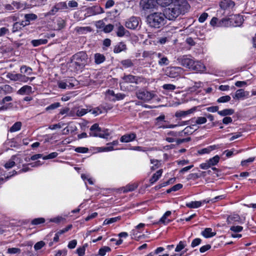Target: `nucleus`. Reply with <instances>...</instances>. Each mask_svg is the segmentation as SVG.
I'll list each match as a JSON object with an SVG mask.
<instances>
[{
    "mask_svg": "<svg viewBox=\"0 0 256 256\" xmlns=\"http://www.w3.org/2000/svg\"><path fill=\"white\" fill-rule=\"evenodd\" d=\"M190 5L185 0H174L169 7L165 9L167 19L174 20L181 14H184L189 8Z\"/></svg>",
    "mask_w": 256,
    "mask_h": 256,
    "instance_id": "obj_1",
    "label": "nucleus"
},
{
    "mask_svg": "<svg viewBox=\"0 0 256 256\" xmlns=\"http://www.w3.org/2000/svg\"><path fill=\"white\" fill-rule=\"evenodd\" d=\"M178 63L192 70L203 72L206 70L204 65L200 61L195 60L190 56L184 55L177 58Z\"/></svg>",
    "mask_w": 256,
    "mask_h": 256,
    "instance_id": "obj_2",
    "label": "nucleus"
},
{
    "mask_svg": "<svg viewBox=\"0 0 256 256\" xmlns=\"http://www.w3.org/2000/svg\"><path fill=\"white\" fill-rule=\"evenodd\" d=\"M166 18L164 13L154 12L148 16L147 20L151 27L160 28L166 23Z\"/></svg>",
    "mask_w": 256,
    "mask_h": 256,
    "instance_id": "obj_3",
    "label": "nucleus"
},
{
    "mask_svg": "<svg viewBox=\"0 0 256 256\" xmlns=\"http://www.w3.org/2000/svg\"><path fill=\"white\" fill-rule=\"evenodd\" d=\"M244 22V18L242 15L235 14L231 16L230 18H223L220 21L218 26H240Z\"/></svg>",
    "mask_w": 256,
    "mask_h": 256,
    "instance_id": "obj_4",
    "label": "nucleus"
},
{
    "mask_svg": "<svg viewBox=\"0 0 256 256\" xmlns=\"http://www.w3.org/2000/svg\"><path fill=\"white\" fill-rule=\"evenodd\" d=\"M88 55L84 52H80L72 56V64L76 66V70L82 68L88 64Z\"/></svg>",
    "mask_w": 256,
    "mask_h": 256,
    "instance_id": "obj_5",
    "label": "nucleus"
},
{
    "mask_svg": "<svg viewBox=\"0 0 256 256\" xmlns=\"http://www.w3.org/2000/svg\"><path fill=\"white\" fill-rule=\"evenodd\" d=\"M4 9L10 12H14L18 10H23L27 8L26 4L25 2L20 0H12L10 4L4 5Z\"/></svg>",
    "mask_w": 256,
    "mask_h": 256,
    "instance_id": "obj_6",
    "label": "nucleus"
},
{
    "mask_svg": "<svg viewBox=\"0 0 256 256\" xmlns=\"http://www.w3.org/2000/svg\"><path fill=\"white\" fill-rule=\"evenodd\" d=\"M184 72L183 68L179 66H169L165 70L166 74L171 78L179 76Z\"/></svg>",
    "mask_w": 256,
    "mask_h": 256,
    "instance_id": "obj_7",
    "label": "nucleus"
},
{
    "mask_svg": "<svg viewBox=\"0 0 256 256\" xmlns=\"http://www.w3.org/2000/svg\"><path fill=\"white\" fill-rule=\"evenodd\" d=\"M136 94L138 99L146 102L150 100L154 96V93L142 90L137 92Z\"/></svg>",
    "mask_w": 256,
    "mask_h": 256,
    "instance_id": "obj_8",
    "label": "nucleus"
},
{
    "mask_svg": "<svg viewBox=\"0 0 256 256\" xmlns=\"http://www.w3.org/2000/svg\"><path fill=\"white\" fill-rule=\"evenodd\" d=\"M140 19L136 16H132L126 20L125 26L129 29L136 30L139 26Z\"/></svg>",
    "mask_w": 256,
    "mask_h": 256,
    "instance_id": "obj_9",
    "label": "nucleus"
},
{
    "mask_svg": "<svg viewBox=\"0 0 256 256\" xmlns=\"http://www.w3.org/2000/svg\"><path fill=\"white\" fill-rule=\"evenodd\" d=\"M6 78L10 79L14 82H23L24 75L22 74H15L14 72H8L6 76Z\"/></svg>",
    "mask_w": 256,
    "mask_h": 256,
    "instance_id": "obj_10",
    "label": "nucleus"
},
{
    "mask_svg": "<svg viewBox=\"0 0 256 256\" xmlns=\"http://www.w3.org/2000/svg\"><path fill=\"white\" fill-rule=\"evenodd\" d=\"M172 214V212L170 210L166 211L159 220L157 222L158 224H163L164 225H167L172 222V220L170 218Z\"/></svg>",
    "mask_w": 256,
    "mask_h": 256,
    "instance_id": "obj_11",
    "label": "nucleus"
},
{
    "mask_svg": "<svg viewBox=\"0 0 256 256\" xmlns=\"http://www.w3.org/2000/svg\"><path fill=\"white\" fill-rule=\"evenodd\" d=\"M103 12L102 8L98 6H91L87 8L86 13L88 16H94Z\"/></svg>",
    "mask_w": 256,
    "mask_h": 256,
    "instance_id": "obj_12",
    "label": "nucleus"
},
{
    "mask_svg": "<svg viewBox=\"0 0 256 256\" xmlns=\"http://www.w3.org/2000/svg\"><path fill=\"white\" fill-rule=\"evenodd\" d=\"M196 110V108H192L187 110H178L175 113V116L178 118H184L192 114Z\"/></svg>",
    "mask_w": 256,
    "mask_h": 256,
    "instance_id": "obj_13",
    "label": "nucleus"
},
{
    "mask_svg": "<svg viewBox=\"0 0 256 256\" xmlns=\"http://www.w3.org/2000/svg\"><path fill=\"white\" fill-rule=\"evenodd\" d=\"M136 134L134 132L126 134L120 138L121 142H129L134 141L136 138Z\"/></svg>",
    "mask_w": 256,
    "mask_h": 256,
    "instance_id": "obj_14",
    "label": "nucleus"
},
{
    "mask_svg": "<svg viewBox=\"0 0 256 256\" xmlns=\"http://www.w3.org/2000/svg\"><path fill=\"white\" fill-rule=\"evenodd\" d=\"M140 4L144 10H149L154 7L156 2L154 0H142Z\"/></svg>",
    "mask_w": 256,
    "mask_h": 256,
    "instance_id": "obj_15",
    "label": "nucleus"
},
{
    "mask_svg": "<svg viewBox=\"0 0 256 256\" xmlns=\"http://www.w3.org/2000/svg\"><path fill=\"white\" fill-rule=\"evenodd\" d=\"M116 34L118 36L122 37L124 36H128L129 34L128 32L120 24H116Z\"/></svg>",
    "mask_w": 256,
    "mask_h": 256,
    "instance_id": "obj_16",
    "label": "nucleus"
},
{
    "mask_svg": "<svg viewBox=\"0 0 256 256\" xmlns=\"http://www.w3.org/2000/svg\"><path fill=\"white\" fill-rule=\"evenodd\" d=\"M123 80L126 82L138 84L140 82V78L131 74L124 76Z\"/></svg>",
    "mask_w": 256,
    "mask_h": 256,
    "instance_id": "obj_17",
    "label": "nucleus"
},
{
    "mask_svg": "<svg viewBox=\"0 0 256 256\" xmlns=\"http://www.w3.org/2000/svg\"><path fill=\"white\" fill-rule=\"evenodd\" d=\"M12 100V96H6L2 98V100H0V102L2 106H6V108L4 110V111L10 108L12 106V104L11 102H8Z\"/></svg>",
    "mask_w": 256,
    "mask_h": 256,
    "instance_id": "obj_18",
    "label": "nucleus"
},
{
    "mask_svg": "<svg viewBox=\"0 0 256 256\" xmlns=\"http://www.w3.org/2000/svg\"><path fill=\"white\" fill-rule=\"evenodd\" d=\"M18 160H19L18 162L20 163V158L18 156H13L10 160L5 164L4 166L6 169L10 168L14 166L16 162H18Z\"/></svg>",
    "mask_w": 256,
    "mask_h": 256,
    "instance_id": "obj_19",
    "label": "nucleus"
},
{
    "mask_svg": "<svg viewBox=\"0 0 256 256\" xmlns=\"http://www.w3.org/2000/svg\"><path fill=\"white\" fill-rule=\"evenodd\" d=\"M17 92L20 95L30 94L32 92V87L30 86L25 85L20 88Z\"/></svg>",
    "mask_w": 256,
    "mask_h": 256,
    "instance_id": "obj_20",
    "label": "nucleus"
},
{
    "mask_svg": "<svg viewBox=\"0 0 256 256\" xmlns=\"http://www.w3.org/2000/svg\"><path fill=\"white\" fill-rule=\"evenodd\" d=\"M249 92L246 91H244L243 89H239L237 90L235 93L234 98L241 99L248 96Z\"/></svg>",
    "mask_w": 256,
    "mask_h": 256,
    "instance_id": "obj_21",
    "label": "nucleus"
},
{
    "mask_svg": "<svg viewBox=\"0 0 256 256\" xmlns=\"http://www.w3.org/2000/svg\"><path fill=\"white\" fill-rule=\"evenodd\" d=\"M138 186L136 183H132L127 184L126 186L121 188V190L124 193L132 192L135 190Z\"/></svg>",
    "mask_w": 256,
    "mask_h": 256,
    "instance_id": "obj_22",
    "label": "nucleus"
},
{
    "mask_svg": "<svg viewBox=\"0 0 256 256\" xmlns=\"http://www.w3.org/2000/svg\"><path fill=\"white\" fill-rule=\"evenodd\" d=\"M142 232V230H139L134 228L130 232V235L132 239L139 240L142 236L140 235V233Z\"/></svg>",
    "mask_w": 256,
    "mask_h": 256,
    "instance_id": "obj_23",
    "label": "nucleus"
},
{
    "mask_svg": "<svg viewBox=\"0 0 256 256\" xmlns=\"http://www.w3.org/2000/svg\"><path fill=\"white\" fill-rule=\"evenodd\" d=\"M110 135V132L108 129L102 130H100L96 134H92V136L100 137L104 138H108Z\"/></svg>",
    "mask_w": 256,
    "mask_h": 256,
    "instance_id": "obj_24",
    "label": "nucleus"
},
{
    "mask_svg": "<svg viewBox=\"0 0 256 256\" xmlns=\"http://www.w3.org/2000/svg\"><path fill=\"white\" fill-rule=\"evenodd\" d=\"M38 16L34 14H28L24 15L25 20L23 21L24 25L28 26L30 24L31 21L36 20Z\"/></svg>",
    "mask_w": 256,
    "mask_h": 256,
    "instance_id": "obj_25",
    "label": "nucleus"
},
{
    "mask_svg": "<svg viewBox=\"0 0 256 256\" xmlns=\"http://www.w3.org/2000/svg\"><path fill=\"white\" fill-rule=\"evenodd\" d=\"M126 50V44L123 42L118 43L114 48V52L116 54L120 53Z\"/></svg>",
    "mask_w": 256,
    "mask_h": 256,
    "instance_id": "obj_26",
    "label": "nucleus"
},
{
    "mask_svg": "<svg viewBox=\"0 0 256 256\" xmlns=\"http://www.w3.org/2000/svg\"><path fill=\"white\" fill-rule=\"evenodd\" d=\"M76 130V127L73 124H70L66 127L62 132V134H68L72 133Z\"/></svg>",
    "mask_w": 256,
    "mask_h": 256,
    "instance_id": "obj_27",
    "label": "nucleus"
},
{
    "mask_svg": "<svg viewBox=\"0 0 256 256\" xmlns=\"http://www.w3.org/2000/svg\"><path fill=\"white\" fill-rule=\"evenodd\" d=\"M156 55L158 58H160V60L158 61V64L160 66H166V65L168 64L169 60L166 57V56L161 57L162 54L160 53L156 54Z\"/></svg>",
    "mask_w": 256,
    "mask_h": 256,
    "instance_id": "obj_28",
    "label": "nucleus"
},
{
    "mask_svg": "<svg viewBox=\"0 0 256 256\" xmlns=\"http://www.w3.org/2000/svg\"><path fill=\"white\" fill-rule=\"evenodd\" d=\"M162 170H159L156 173H154L152 177L150 180V182L152 184L156 182L162 176Z\"/></svg>",
    "mask_w": 256,
    "mask_h": 256,
    "instance_id": "obj_29",
    "label": "nucleus"
},
{
    "mask_svg": "<svg viewBox=\"0 0 256 256\" xmlns=\"http://www.w3.org/2000/svg\"><path fill=\"white\" fill-rule=\"evenodd\" d=\"M201 234L206 238H212L216 234V232H212L211 228H206Z\"/></svg>",
    "mask_w": 256,
    "mask_h": 256,
    "instance_id": "obj_30",
    "label": "nucleus"
},
{
    "mask_svg": "<svg viewBox=\"0 0 256 256\" xmlns=\"http://www.w3.org/2000/svg\"><path fill=\"white\" fill-rule=\"evenodd\" d=\"M76 31L79 34H85L92 31L90 26H78L75 28Z\"/></svg>",
    "mask_w": 256,
    "mask_h": 256,
    "instance_id": "obj_31",
    "label": "nucleus"
},
{
    "mask_svg": "<svg viewBox=\"0 0 256 256\" xmlns=\"http://www.w3.org/2000/svg\"><path fill=\"white\" fill-rule=\"evenodd\" d=\"M202 205V202L200 201H192L186 204V206L190 208H197L200 207Z\"/></svg>",
    "mask_w": 256,
    "mask_h": 256,
    "instance_id": "obj_32",
    "label": "nucleus"
},
{
    "mask_svg": "<svg viewBox=\"0 0 256 256\" xmlns=\"http://www.w3.org/2000/svg\"><path fill=\"white\" fill-rule=\"evenodd\" d=\"M95 152H108L114 150V149L112 146L96 147L94 148Z\"/></svg>",
    "mask_w": 256,
    "mask_h": 256,
    "instance_id": "obj_33",
    "label": "nucleus"
},
{
    "mask_svg": "<svg viewBox=\"0 0 256 256\" xmlns=\"http://www.w3.org/2000/svg\"><path fill=\"white\" fill-rule=\"evenodd\" d=\"M165 116L164 115H160L156 119V125L160 128H164V124H162V122H165Z\"/></svg>",
    "mask_w": 256,
    "mask_h": 256,
    "instance_id": "obj_34",
    "label": "nucleus"
},
{
    "mask_svg": "<svg viewBox=\"0 0 256 256\" xmlns=\"http://www.w3.org/2000/svg\"><path fill=\"white\" fill-rule=\"evenodd\" d=\"M106 60L105 56L100 54L96 53L94 54V62L99 64L103 62Z\"/></svg>",
    "mask_w": 256,
    "mask_h": 256,
    "instance_id": "obj_35",
    "label": "nucleus"
},
{
    "mask_svg": "<svg viewBox=\"0 0 256 256\" xmlns=\"http://www.w3.org/2000/svg\"><path fill=\"white\" fill-rule=\"evenodd\" d=\"M20 72L21 74H26L28 76H30L32 74V70L31 68L24 65L20 67Z\"/></svg>",
    "mask_w": 256,
    "mask_h": 256,
    "instance_id": "obj_36",
    "label": "nucleus"
},
{
    "mask_svg": "<svg viewBox=\"0 0 256 256\" xmlns=\"http://www.w3.org/2000/svg\"><path fill=\"white\" fill-rule=\"evenodd\" d=\"M48 40L46 39L34 40L31 42V43L34 46H38L42 44H46Z\"/></svg>",
    "mask_w": 256,
    "mask_h": 256,
    "instance_id": "obj_37",
    "label": "nucleus"
},
{
    "mask_svg": "<svg viewBox=\"0 0 256 256\" xmlns=\"http://www.w3.org/2000/svg\"><path fill=\"white\" fill-rule=\"evenodd\" d=\"M24 26H26V25H24V22H15L12 26V32H16L21 30L22 28Z\"/></svg>",
    "mask_w": 256,
    "mask_h": 256,
    "instance_id": "obj_38",
    "label": "nucleus"
},
{
    "mask_svg": "<svg viewBox=\"0 0 256 256\" xmlns=\"http://www.w3.org/2000/svg\"><path fill=\"white\" fill-rule=\"evenodd\" d=\"M22 124L20 122H15L10 128V132H16L20 130Z\"/></svg>",
    "mask_w": 256,
    "mask_h": 256,
    "instance_id": "obj_39",
    "label": "nucleus"
},
{
    "mask_svg": "<svg viewBox=\"0 0 256 256\" xmlns=\"http://www.w3.org/2000/svg\"><path fill=\"white\" fill-rule=\"evenodd\" d=\"M234 110L231 108L224 109L218 112V114L221 116H226L232 115L234 113Z\"/></svg>",
    "mask_w": 256,
    "mask_h": 256,
    "instance_id": "obj_40",
    "label": "nucleus"
},
{
    "mask_svg": "<svg viewBox=\"0 0 256 256\" xmlns=\"http://www.w3.org/2000/svg\"><path fill=\"white\" fill-rule=\"evenodd\" d=\"M66 83L68 84L67 86H68V88H70L74 86L78 83L76 80L74 78H70L68 79L64 80Z\"/></svg>",
    "mask_w": 256,
    "mask_h": 256,
    "instance_id": "obj_41",
    "label": "nucleus"
},
{
    "mask_svg": "<svg viewBox=\"0 0 256 256\" xmlns=\"http://www.w3.org/2000/svg\"><path fill=\"white\" fill-rule=\"evenodd\" d=\"M120 64L125 68L132 67L134 66L132 61L130 59H126L121 61Z\"/></svg>",
    "mask_w": 256,
    "mask_h": 256,
    "instance_id": "obj_42",
    "label": "nucleus"
},
{
    "mask_svg": "<svg viewBox=\"0 0 256 256\" xmlns=\"http://www.w3.org/2000/svg\"><path fill=\"white\" fill-rule=\"evenodd\" d=\"M81 178L84 182L85 184H86L88 182L90 184H93L94 182L92 178L90 176V175L87 174H82Z\"/></svg>",
    "mask_w": 256,
    "mask_h": 256,
    "instance_id": "obj_43",
    "label": "nucleus"
},
{
    "mask_svg": "<svg viewBox=\"0 0 256 256\" xmlns=\"http://www.w3.org/2000/svg\"><path fill=\"white\" fill-rule=\"evenodd\" d=\"M120 219V217L116 216L114 218H110L106 219L103 223V225L110 224L114 222H116Z\"/></svg>",
    "mask_w": 256,
    "mask_h": 256,
    "instance_id": "obj_44",
    "label": "nucleus"
},
{
    "mask_svg": "<svg viewBox=\"0 0 256 256\" xmlns=\"http://www.w3.org/2000/svg\"><path fill=\"white\" fill-rule=\"evenodd\" d=\"M220 159V156L218 155H216L213 158L209 159L208 161L210 166H212L216 165L219 162Z\"/></svg>",
    "mask_w": 256,
    "mask_h": 256,
    "instance_id": "obj_45",
    "label": "nucleus"
},
{
    "mask_svg": "<svg viewBox=\"0 0 256 256\" xmlns=\"http://www.w3.org/2000/svg\"><path fill=\"white\" fill-rule=\"evenodd\" d=\"M46 220L43 218H38L33 219L31 222V224L33 226L44 224Z\"/></svg>",
    "mask_w": 256,
    "mask_h": 256,
    "instance_id": "obj_46",
    "label": "nucleus"
},
{
    "mask_svg": "<svg viewBox=\"0 0 256 256\" xmlns=\"http://www.w3.org/2000/svg\"><path fill=\"white\" fill-rule=\"evenodd\" d=\"M100 128L97 124H94L90 128V134L92 136V134H96L98 132Z\"/></svg>",
    "mask_w": 256,
    "mask_h": 256,
    "instance_id": "obj_47",
    "label": "nucleus"
},
{
    "mask_svg": "<svg viewBox=\"0 0 256 256\" xmlns=\"http://www.w3.org/2000/svg\"><path fill=\"white\" fill-rule=\"evenodd\" d=\"M195 126V125L188 126L181 132L187 134H191L196 130L194 128Z\"/></svg>",
    "mask_w": 256,
    "mask_h": 256,
    "instance_id": "obj_48",
    "label": "nucleus"
},
{
    "mask_svg": "<svg viewBox=\"0 0 256 256\" xmlns=\"http://www.w3.org/2000/svg\"><path fill=\"white\" fill-rule=\"evenodd\" d=\"M186 242L185 241H180L178 244L176 246L175 251L176 252H179L181 251L182 249H184L186 246Z\"/></svg>",
    "mask_w": 256,
    "mask_h": 256,
    "instance_id": "obj_49",
    "label": "nucleus"
},
{
    "mask_svg": "<svg viewBox=\"0 0 256 256\" xmlns=\"http://www.w3.org/2000/svg\"><path fill=\"white\" fill-rule=\"evenodd\" d=\"M110 250V248L108 246H104L99 250L98 254L100 256H104L107 252Z\"/></svg>",
    "mask_w": 256,
    "mask_h": 256,
    "instance_id": "obj_50",
    "label": "nucleus"
},
{
    "mask_svg": "<svg viewBox=\"0 0 256 256\" xmlns=\"http://www.w3.org/2000/svg\"><path fill=\"white\" fill-rule=\"evenodd\" d=\"M89 112L88 108H78L76 112V114L78 116H82Z\"/></svg>",
    "mask_w": 256,
    "mask_h": 256,
    "instance_id": "obj_51",
    "label": "nucleus"
},
{
    "mask_svg": "<svg viewBox=\"0 0 256 256\" xmlns=\"http://www.w3.org/2000/svg\"><path fill=\"white\" fill-rule=\"evenodd\" d=\"M226 4L228 6L229 8H232L234 6V2L230 0H224L220 4V6H224V5Z\"/></svg>",
    "mask_w": 256,
    "mask_h": 256,
    "instance_id": "obj_52",
    "label": "nucleus"
},
{
    "mask_svg": "<svg viewBox=\"0 0 256 256\" xmlns=\"http://www.w3.org/2000/svg\"><path fill=\"white\" fill-rule=\"evenodd\" d=\"M162 87L164 90L168 92L174 91L176 88V86L172 84H164Z\"/></svg>",
    "mask_w": 256,
    "mask_h": 256,
    "instance_id": "obj_53",
    "label": "nucleus"
},
{
    "mask_svg": "<svg viewBox=\"0 0 256 256\" xmlns=\"http://www.w3.org/2000/svg\"><path fill=\"white\" fill-rule=\"evenodd\" d=\"M231 99V98L229 96H224L220 97L217 100V102L218 103H224L229 102Z\"/></svg>",
    "mask_w": 256,
    "mask_h": 256,
    "instance_id": "obj_54",
    "label": "nucleus"
},
{
    "mask_svg": "<svg viewBox=\"0 0 256 256\" xmlns=\"http://www.w3.org/2000/svg\"><path fill=\"white\" fill-rule=\"evenodd\" d=\"M58 9L60 10H66L68 8V5L66 4V2H62L56 4Z\"/></svg>",
    "mask_w": 256,
    "mask_h": 256,
    "instance_id": "obj_55",
    "label": "nucleus"
},
{
    "mask_svg": "<svg viewBox=\"0 0 256 256\" xmlns=\"http://www.w3.org/2000/svg\"><path fill=\"white\" fill-rule=\"evenodd\" d=\"M64 124H65L64 123H63L62 122H60L57 124L50 125L48 126V128H50L52 130H56L57 128H61L64 126Z\"/></svg>",
    "mask_w": 256,
    "mask_h": 256,
    "instance_id": "obj_56",
    "label": "nucleus"
},
{
    "mask_svg": "<svg viewBox=\"0 0 256 256\" xmlns=\"http://www.w3.org/2000/svg\"><path fill=\"white\" fill-rule=\"evenodd\" d=\"M21 252L20 249L17 248H8L7 250V253L9 254H19Z\"/></svg>",
    "mask_w": 256,
    "mask_h": 256,
    "instance_id": "obj_57",
    "label": "nucleus"
},
{
    "mask_svg": "<svg viewBox=\"0 0 256 256\" xmlns=\"http://www.w3.org/2000/svg\"><path fill=\"white\" fill-rule=\"evenodd\" d=\"M95 25L97 28L103 30L105 26V23L103 20H100L96 22Z\"/></svg>",
    "mask_w": 256,
    "mask_h": 256,
    "instance_id": "obj_58",
    "label": "nucleus"
},
{
    "mask_svg": "<svg viewBox=\"0 0 256 256\" xmlns=\"http://www.w3.org/2000/svg\"><path fill=\"white\" fill-rule=\"evenodd\" d=\"M89 112H90L92 114L97 116L102 113V110L99 107L96 108L92 110L89 109Z\"/></svg>",
    "mask_w": 256,
    "mask_h": 256,
    "instance_id": "obj_59",
    "label": "nucleus"
},
{
    "mask_svg": "<svg viewBox=\"0 0 256 256\" xmlns=\"http://www.w3.org/2000/svg\"><path fill=\"white\" fill-rule=\"evenodd\" d=\"M64 220V218L61 216H58L55 218H51L49 220L50 222L58 224Z\"/></svg>",
    "mask_w": 256,
    "mask_h": 256,
    "instance_id": "obj_60",
    "label": "nucleus"
},
{
    "mask_svg": "<svg viewBox=\"0 0 256 256\" xmlns=\"http://www.w3.org/2000/svg\"><path fill=\"white\" fill-rule=\"evenodd\" d=\"M67 84H68L66 83V82L64 80L59 81L58 82V88L62 89L68 88V86H67Z\"/></svg>",
    "mask_w": 256,
    "mask_h": 256,
    "instance_id": "obj_61",
    "label": "nucleus"
},
{
    "mask_svg": "<svg viewBox=\"0 0 256 256\" xmlns=\"http://www.w3.org/2000/svg\"><path fill=\"white\" fill-rule=\"evenodd\" d=\"M156 54V52L152 51H144L142 53V56L144 58H152L153 55Z\"/></svg>",
    "mask_w": 256,
    "mask_h": 256,
    "instance_id": "obj_62",
    "label": "nucleus"
},
{
    "mask_svg": "<svg viewBox=\"0 0 256 256\" xmlns=\"http://www.w3.org/2000/svg\"><path fill=\"white\" fill-rule=\"evenodd\" d=\"M60 106V102H54V103H53L52 104H51L49 106H47L46 108V110H54V109H56V108H58Z\"/></svg>",
    "mask_w": 256,
    "mask_h": 256,
    "instance_id": "obj_63",
    "label": "nucleus"
},
{
    "mask_svg": "<svg viewBox=\"0 0 256 256\" xmlns=\"http://www.w3.org/2000/svg\"><path fill=\"white\" fill-rule=\"evenodd\" d=\"M207 122L206 118L205 117H198L197 118L196 123L198 124H202L206 123Z\"/></svg>",
    "mask_w": 256,
    "mask_h": 256,
    "instance_id": "obj_64",
    "label": "nucleus"
}]
</instances>
